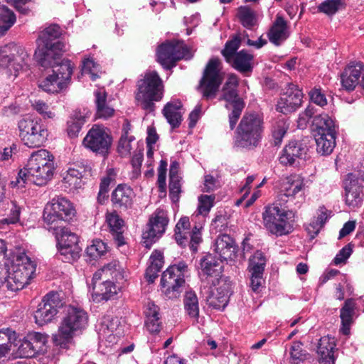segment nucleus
I'll return each mask as SVG.
<instances>
[{"instance_id": "nucleus-1", "label": "nucleus", "mask_w": 364, "mask_h": 364, "mask_svg": "<svg viewBox=\"0 0 364 364\" xmlns=\"http://www.w3.org/2000/svg\"><path fill=\"white\" fill-rule=\"evenodd\" d=\"M53 156L46 149H40L31 154L24 170H21L14 186H24L26 181L38 186L46 184L51 179L54 171Z\"/></svg>"}, {"instance_id": "nucleus-2", "label": "nucleus", "mask_w": 364, "mask_h": 364, "mask_svg": "<svg viewBox=\"0 0 364 364\" xmlns=\"http://www.w3.org/2000/svg\"><path fill=\"white\" fill-rule=\"evenodd\" d=\"M264 130V119L260 114L245 113L236 129L234 146L248 151L256 149L262 141Z\"/></svg>"}, {"instance_id": "nucleus-3", "label": "nucleus", "mask_w": 364, "mask_h": 364, "mask_svg": "<svg viewBox=\"0 0 364 364\" xmlns=\"http://www.w3.org/2000/svg\"><path fill=\"white\" fill-rule=\"evenodd\" d=\"M88 316L81 308L68 306L65 309L58 332L53 336V341L56 346L65 348L73 338L80 334L86 328Z\"/></svg>"}, {"instance_id": "nucleus-4", "label": "nucleus", "mask_w": 364, "mask_h": 364, "mask_svg": "<svg viewBox=\"0 0 364 364\" xmlns=\"http://www.w3.org/2000/svg\"><path fill=\"white\" fill-rule=\"evenodd\" d=\"M61 33V29L57 24L50 25L41 32L34 56L42 67L51 65L52 61L64 51L65 44L58 40Z\"/></svg>"}, {"instance_id": "nucleus-5", "label": "nucleus", "mask_w": 364, "mask_h": 364, "mask_svg": "<svg viewBox=\"0 0 364 364\" xmlns=\"http://www.w3.org/2000/svg\"><path fill=\"white\" fill-rule=\"evenodd\" d=\"M294 218L292 211L286 210L277 204L267 206L262 213L264 227L276 236L291 233L294 230Z\"/></svg>"}, {"instance_id": "nucleus-6", "label": "nucleus", "mask_w": 364, "mask_h": 364, "mask_svg": "<svg viewBox=\"0 0 364 364\" xmlns=\"http://www.w3.org/2000/svg\"><path fill=\"white\" fill-rule=\"evenodd\" d=\"M61 53L46 68H53V75L46 77L39 87L46 92L58 93L65 90L71 82L73 66L71 61L64 59L60 61Z\"/></svg>"}, {"instance_id": "nucleus-7", "label": "nucleus", "mask_w": 364, "mask_h": 364, "mask_svg": "<svg viewBox=\"0 0 364 364\" xmlns=\"http://www.w3.org/2000/svg\"><path fill=\"white\" fill-rule=\"evenodd\" d=\"M136 100L144 109L153 111L154 101H159L163 95L162 80L156 71L148 72L138 81Z\"/></svg>"}, {"instance_id": "nucleus-8", "label": "nucleus", "mask_w": 364, "mask_h": 364, "mask_svg": "<svg viewBox=\"0 0 364 364\" xmlns=\"http://www.w3.org/2000/svg\"><path fill=\"white\" fill-rule=\"evenodd\" d=\"M76 210L73 203L64 197H58L48 203L43 210V218L46 228L50 226L63 225L75 216Z\"/></svg>"}, {"instance_id": "nucleus-9", "label": "nucleus", "mask_w": 364, "mask_h": 364, "mask_svg": "<svg viewBox=\"0 0 364 364\" xmlns=\"http://www.w3.org/2000/svg\"><path fill=\"white\" fill-rule=\"evenodd\" d=\"M237 85V76L235 75H230L228 81L223 87L222 95L219 99L220 100H225L226 102L225 107L231 110L228 115L230 130L235 128L245 106V101L238 95Z\"/></svg>"}, {"instance_id": "nucleus-10", "label": "nucleus", "mask_w": 364, "mask_h": 364, "mask_svg": "<svg viewBox=\"0 0 364 364\" xmlns=\"http://www.w3.org/2000/svg\"><path fill=\"white\" fill-rule=\"evenodd\" d=\"M19 137L29 148L40 147L47 140L48 131L41 119L24 117L18 122Z\"/></svg>"}, {"instance_id": "nucleus-11", "label": "nucleus", "mask_w": 364, "mask_h": 364, "mask_svg": "<svg viewBox=\"0 0 364 364\" xmlns=\"http://www.w3.org/2000/svg\"><path fill=\"white\" fill-rule=\"evenodd\" d=\"M29 56L23 48L14 44L0 48V68L7 70L10 75L17 77L20 70L27 69Z\"/></svg>"}, {"instance_id": "nucleus-12", "label": "nucleus", "mask_w": 364, "mask_h": 364, "mask_svg": "<svg viewBox=\"0 0 364 364\" xmlns=\"http://www.w3.org/2000/svg\"><path fill=\"white\" fill-rule=\"evenodd\" d=\"M188 271V266L184 262L177 264L171 265L163 272L161 279V285L163 291L168 299L179 296L181 287L185 284V273Z\"/></svg>"}, {"instance_id": "nucleus-13", "label": "nucleus", "mask_w": 364, "mask_h": 364, "mask_svg": "<svg viewBox=\"0 0 364 364\" xmlns=\"http://www.w3.org/2000/svg\"><path fill=\"white\" fill-rule=\"evenodd\" d=\"M221 62L218 58H211L207 63L198 89L201 91L205 99L213 98L223 80L220 73Z\"/></svg>"}, {"instance_id": "nucleus-14", "label": "nucleus", "mask_w": 364, "mask_h": 364, "mask_svg": "<svg viewBox=\"0 0 364 364\" xmlns=\"http://www.w3.org/2000/svg\"><path fill=\"white\" fill-rule=\"evenodd\" d=\"M188 55V49L183 42H166L157 48V61L166 70L176 66V62Z\"/></svg>"}, {"instance_id": "nucleus-15", "label": "nucleus", "mask_w": 364, "mask_h": 364, "mask_svg": "<svg viewBox=\"0 0 364 364\" xmlns=\"http://www.w3.org/2000/svg\"><path fill=\"white\" fill-rule=\"evenodd\" d=\"M82 143L93 152L105 156L109 153L112 138L104 127L94 125L87 132Z\"/></svg>"}, {"instance_id": "nucleus-16", "label": "nucleus", "mask_w": 364, "mask_h": 364, "mask_svg": "<svg viewBox=\"0 0 364 364\" xmlns=\"http://www.w3.org/2000/svg\"><path fill=\"white\" fill-rule=\"evenodd\" d=\"M63 306V303L58 293L50 292L44 296L34 312L36 323L39 326L50 322L57 314L58 309Z\"/></svg>"}, {"instance_id": "nucleus-17", "label": "nucleus", "mask_w": 364, "mask_h": 364, "mask_svg": "<svg viewBox=\"0 0 364 364\" xmlns=\"http://www.w3.org/2000/svg\"><path fill=\"white\" fill-rule=\"evenodd\" d=\"M303 93L296 85L289 83L277 105V110L284 114L295 112L301 107Z\"/></svg>"}, {"instance_id": "nucleus-18", "label": "nucleus", "mask_w": 364, "mask_h": 364, "mask_svg": "<svg viewBox=\"0 0 364 364\" xmlns=\"http://www.w3.org/2000/svg\"><path fill=\"white\" fill-rule=\"evenodd\" d=\"M168 223V218L162 211H159L154 217L149 219L148 229L143 232L144 245L149 249L156 237H159L166 230V227Z\"/></svg>"}, {"instance_id": "nucleus-19", "label": "nucleus", "mask_w": 364, "mask_h": 364, "mask_svg": "<svg viewBox=\"0 0 364 364\" xmlns=\"http://www.w3.org/2000/svg\"><path fill=\"white\" fill-rule=\"evenodd\" d=\"M307 147L300 141H291L283 149L279 161L284 166H296L300 159H305Z\"/></svg>"}, {"instance_id": "nucleus-20", "label": "nucleus", "mask_w": 364, "mask_h": 364, "mask_svg": "<svg viewBox=\"0 0 364 364\" xmlns=\"http://www.w3.org/2000/svg\"><path fill=\"white\" fill-rule=\"evenodd\" d=\"M46 337L41 333L28 334L21 342L18 348L20 357L33 358L44 351Z\"/></svg>"}, {"instance_id": "nucleus-21", "label": "nucleus", "mask_w": 364, "mask_h": 364, "mask_svg": "<svg viewBox=\"0 0 364 364\" xmlns=\"http://www.w3.org/2000/svg\"><path fill=\"white\" fill-rule=\"evenodd\" d=\"M346 204L350 208L359 207L362 204V186L358 178L353 173H348L343 182Z\"/></svg>"}, {"instance_id": "nucleus-22", "label": "nucleus", "mask_w": 364, "mask_h": 364, "mask_svg": "<svg viewBox=\"0 0 364 364\" xmlns=\"http://www.w3.org/2000/svg\"><path fill=\"white\" fill-rule=\"evenodd\" d=\"M135 193L133 189L126 184H119L112 191L111 201L114 208L126 211L133 206Z\"/></svg>"}, {"instance_id": "nucleus-23", "label": "nucleus", "mask_w": 364, "mask_h": 364, "mask_svg": "<svg viewBox=\"0 0 364 364\" xmlns=\"http://www.w3.org/2000/svg\"><path fill=\"white\" fill-rule=\"evenodd\" d=\"M214 251L218 253L220 260H235L237 258L238 250L235 240L228 235H219L215 242Z\"/></svg>"}, {"instance_id": "nucleus-24", "label": "nucleus", "mask_w": 364, "mask_h": 364, "mask_svg": "<svg viewBox=\"0 0 364 364\" xmlns=\"http://www.w3.org/2000/svg\"><path fill=\"white\" fill-rule=\"evenodd\" d=\"M363 70L362 63H350L347 65L341 74V82L342 87L348 92L355 90L359 85V78Z\"/></svg>"}, {"instance_id": "nucleus-25", "label": "nucleus", "mask_w": 364, "mask_h": 364, "mask_svg": "<svg viewBox=\"0 0 364 364\" xmlns=\"http://www.w3.org/2000/svg\"><path fill=\"white\" fill-rule=\"evenodd\" d=\"M253 61L254 55L242 49L226 62L239 73L249 75L253 70Z\"/></svg>"}, {"instance_id": "nucleus-26", "label": "nucleus", "mask_w": 364, "mask_h": 364, "mask_svg": "<svg viewBox=\"0 0 364 364\" xmlns=\"http://www.w3.org/2000/svg\"><path fill=\"white\" fill-rule=\"evenodd\" d=\"M200 277L218 278L223 272V265L221 260L219 261L215 256L212 254H208L203 257L200 261Z\"/></svg>"}, {"instance_id": "nucleus-27", "label": "nucleus", "mask_w": 364, "mask_h": 364, "mask_svg": "<svg viewBox=\"0 0 364 364\" xmlns=\"http://www.w3.org/2000/svg\"><path fill=\"white\" fill-rule=\"evenodd\" d=\"M336 343L334 338L324 336L320 338L317 346L319 362L322 364H334V349Z\"/></svg>"}, {"instance_id": "nucleus-28", "label": "nucleus", "mask_w": 364, "mask_h": 364, "mask_svg": "<svg viewBox=\"0 0 364 364\" xmlns=\"http://www.w3.org/2000/svg\"><path fill=\"white\" fill-rule=\"evenodd\" d=\"M267 36L269 41L276 46H279L287 38V22L282 16H277L274 22L267 33Z\"/></svg>"}, {"instance_id": "nucleus-29", "label": "nucleus", "mask_w": 364, "mask_h": 364, "mask_svg": "<svg viewBox=\"0 0 364 364\" xmlns=\"http://www.w3.org/2000/svg\"><path fill=\"white\" fill-rule=\"evenodd\" d=\"M107 222L109 226L110 232L117 247H119L124 245L126 243L125 238L123 235L124 220L118 214L112 213L107 215Z\"/></svg>"}, {"instance_id": "nucleus-30", "label": "nucleus", "mask_w": 364, "mask_h": 364, "mask_svg": "<svg viewBox=\"0 0 364 364\" xmlns=\"http://www.w3.org/2000/svg\"><path fill=\"white\" fill-rule=\"evenodd\" d=\"M10 267L23 274H26V276H29V278L32 279L36 272V265L24 252H21L14 256Z\"/></svg>"}, {"instance_id": "nucleus-31", "label": "nucleus", "mask_w": 364, "mask_h": 364, "mask_svg": "<svg viewBox=\"0 0 364 364\" xmlns=\"http://www.w3.org/2000/svg\"><path fill=\"white\" fill-rule=\"evenodd\" d=\"M47 229L55 235L58 245L64 247L68 245H69V246L78 245L77 235L72 232L64 225L50 226V228H47Z\"/></svg>"}, {"instance_id": "nucleus-32", "label": "nucleus", "mask_w": 364, "mask_h": 364, "mask_svg": "<svg viewBox=\"0 0 364 364\" xmlns=\"http://www.w3.org/2000/svg\"><path fill=\"white\" fill-rule=\"evenodd\" d=\"M312 126L314 127L315 134H336L334 122L327 114L323 113L314 117Z\"/></svg>"}, {"instance_id": "nucleus-33", "label": "nucleus", "mask_w": 364, "mask_h": 364, "mask_svg": "<svg viewBox=\"0 0 364 364\" xmlns=\"http://www.w3.org/2000/svg\"><path fill=\"white\" fill-rule=\"evenodd\" d=\"M9 273L7 274V283L6 288L11 291H16L23 289L26 285L29 284L30 280L29 276H26V274H23L13 269L12 268H8Z\"/></svg>"}, {"instance_id": "nucleus-34", "label": "nucleus", "mask_w": 364, "mask_h": 364, "mask_svg": "<svg viewBox=\"0 0 364 364\" xmlns=\"http://www.w3.org/2000/svg\"><path fill=\"white\" fill-rule=\"evenodd\" d=\"M355 309V304L353 299H346L341 309L340 318L342 324L341 331L345 335H348L350 332V326L353 322Z\"/></svg>"}, {"instance_id": "nucleus-35", "label": "nucleus", "mask_w": 364, "mask_h": 364, "mask_svg": "<svg viewBox=\"0 0 364 364\" xmlns=\"http://www.w3.org/2000/svg\"><path fill=\"white\" fill-rule=\"evenodd\" d=\"M316 151L321 156L330 155L336 146V134H314Z\"/></svg>"}, {"instance_id": "nucleus-36", "label": "nucleus", "mask_w": 364, "mask_h": 364, "mask_svg": "<svg viewBox=\"0 0 364 364\" xmlns=\"http://www.w3.org/2000/svg\"><path fill=\"white\" fill-rule=\"evenodd\" d=\"M181 102H168L163 109V114L173 129L181 124L182 115L180 112Z\"/></svg>"}, {"instance_id": "nucleus-37", "label": "nucleus", "mask_w": 364, "mask_h": 364, "mask_svg": "<svg viewBox=\"0 0 364 364\" xmlns=\"http://www.w3.org/2000/svg\"><path fill=\"white\" fill-rule=\"evenodd\" d=\"M163 255L160 251L154 250L150 257V265L147 267L145 277L149 283H153L161 271L164 261Z\"/></svg>"}, {"instance_id": "nucleus-38", "label": "nucleus", "mask_w": 364, "mask_h": 364, "mask_svg": "<svg viewBox=\"0 0 364 364\" xmlns=\"http://www.w3.org/2000/svg\"><path fill=\"white\" fill-rule=\"evenodd\" d=\"M184 310L186 314L194 321L199 318V304L196 294L193 291H186L183 298Z\"/></svg>"}, {"instance_id": "nucleus-39", "label": "nucleus", "mask_w": 364, "mask_h": 364, "mask_svg": "<svg viewBox=\"0 0 364 364\" xmlns=\"http://www.w3.org/2000/svg\"><path fill=\"white\" fill-rule=\"evenodd\" d=\"M97 107L96 115L99 118L107 119L114 114L113 108L107 105V95L105 91L97 90L95 92Z\"/></svg>"}, {"instance_id": "nucleus-40", "label": "nucleus", "mask_w": 364, "mask_h": 364, "mask_svg": "<svg viewBox=\"0 0 364 364\" xmlns=\"http://www.w3.org/2000/svg\"><path fill=\"white\" fill-rule=\"evenodd\" d=\"M92 289L98 300L107 301L117 294L116 286L108 279L98 285L95 284Z\"/></svg>"}, {"instance_id": "nucleus-41", "label": "nucleus", "mask_w": 364, "mask_h": 364, "mask_svg": "<svg viewBox=\"0 0 364 364\" xmlns=\"http://www.w3.org/2000/svg\"><path fill=\"white\" fill-rule=\"evenodd\" d=\"M229 293L228 291L225 292L222 287L217 289V293H213L209 296L208 302L209 306L215 309L223 310L228 305L229 301Z\"/></svg>"}, {"instance_id": "nucleus-42", "label": "nucleus", "mask_w": 364, "mask_h": 364, "mask_svg": "<svg viewBox=\"0 0 364 364\" xmlns=\"http://www.w3.org/2000/svg\"><path fill=\"white\" fill-rule=\"evenodd\" d=\"M237 17L242 25L249 29L255 26L257 23L255 11L246 6H242L238 8Z\"/></svg>"}, {"instance_id": "nucleus-43", "label": "nucleus", "mask_w": 364, "mask_h": 364, "mask_svg": "<svg viewBox=\"0 0 364 364\" xmlns=\"http://www.w3.org/2000/svg\"><path fill=\"white\" fill-rule=\"evenodd\" d=\"M303 343L300 341H294L290 348V364H302L308 358L309 354L302 348Z\"/></svg>"}, {"instance_id": "nucleus-44", "label": "nucleus", "mask_w": 364, "mask_h": 364, "mask_svg": "<svg viewBox=\"0 0 364 364\" xmlns=\"http://www.w3.org/2000/svg\"><path fill=\"white\" fill-rule=\"evenodd\" d=\"M119 326V321L117 317L112 315H105L102 318L98 328V333L101 336H106L112 333Z\"/></svg>"}, {"instance_id": "nucleus-45", "label": "nucleus", "mask_w": 364, "mask_h": 364, "mask_svg": "<svg viewBox=\"0 0 364 364\" xmlns=\"http://www.w3.org/2000/svg\"><path fill=\"white\" fill-rule=\"evenodd\" d=\"M85 122V117L80 112H75L73 116L68 122V134L70 138L78 136L82 127Z\"/></svg>"}, {"instance_id": "nucleus-46", "label": "nucleus", "mask_w": 364, "mask_h": 364, "mask_svg": "<svg viewBox=\"0 0 364 364\" xmlns=\"http://www.w3.org/2000/svg\"><path fill=\"white\" fill-rule=\"evenodd\" d=\"M266 265V258L264 254L257 250L249 260V271L253 274H262Z\"/></svg>"}, {"instance_id": "nucleus-47", "label": "nucleus", "mask_w": 364, "mask_h": 364, "mask_svg": "<svg viewBox=\"0 0 364 364\" xmlns=\"http://www.w3.org/2000/svg\"><path fill=\"white\" fill-rule=\"evenodd\" d=\"M15 22L16 16L14 13L6 6H4L0 13V36L4 35Z\"/></svg>"}, {"instance_id": "nucleus-48", "label": "nucleus", "mask_w": 364, "mask_h": 364, "mask_svg": "<svg viewBox=\"0 0 364 364\" xmlns=\"http://www.w3.org/2000/svg\"><path fill=\"white\" fill-rule=\"evenodd\" d=\"M241 45V38L240 36L236 35L230 40L228 41L224 48L221 50V54L225 58V61H229L230 59L237 53V50Z\"/></svg>"}, {"instance_id": "nucleus-49", "label": "nucleus", "mask_w": 364, "mask_h": 364, "mask_svg": "<svg viewBox=\"0 0 364 364\" xmlns=\"http://www.w3.org/2000/svg\"><path fill=\"white\" fill-rule=\"evenodd\" d=\"M108 252V247L102 240H95L92 245L88 246L86 253L90 259H97L104 256Z\"/></svg>"}, {"instance_id": "nucleus-50", "label": "nucleus", "mask_w": 364, "mask_h": 364, "mask_svg": "<svg viewBox=\"0 0 364 364\" xmlns=\"http://www.w3.org/2000/svg\"><path fill=\"white\" fill-rule=\"evenodd\" d=\"M81 250L79 245L69 246L68 245L65 247L58 245V251L63 257L61 259L66 262H72L79 258Z\"/></svg>"}, {"instance_id": "nucleus-51", "label": "nucleus", "mask_w": 364, "mask_h": 364, "mask_svg": "<svg viewBox=\"0 0 364 364\" xmlns=\"http://www.w3.org/2000/svg\"><path fill=\"white\" fill-rule=\"evenodd\" d=\"M320 213L317 216L316 218H314L309 225L306 228L307 231L311 235V238L315 237L316 235L319 232L320 229L325 224L328 216L326 214V211L324 210L323 208H321L319 209Z\"/></svg>"}, {"instance_id": "nucleus-52", "label": "nucleus", "mask_w": 364, "mask_h": 364, "mask_svg": "<svg viewBox=\"0 0 364 364\" xmlns=\"http://www.w3.org/2000/svg\"><path fill=\"white\" fill-rule=\"evenodd\" d=\"M304 188V181L300 177L288 179L284 189V196L286 197H294Z\"/></svg>"}, {"instance_id": "nucleus-53", "label": "nucleus", "mask_w": 364, "mask_h": 364, "mask_svg": "<svg viewBox=\"0 0 364 364\" xmlns=\"http://www.w3.org/2000/svg\"><path fill=\"white\" fill-rule=\"evenodd\" d=\"M343 5L341 0H325L318 6V11L328 16H333Z\"/></svg>"}, {"instance_id": "nucleus-54", "label": "nucleus", "mask_w": 364, "mask_h": 364, "mask_svg": "<svg viewBox=\"0 0 364 364\" xmlns=\"http://www.w3.org/2000/svg\"><path fill=\"white\" fill-rule=\"evenodd\" d=\"M288 127L283 121H279L273 127L272 129V138L273 144L274 146H279L282 144V139L287 133Z\"/></svg>"}, {"instance_id": "nucleus-55", "label": "nucleus", "mask_w": 364, "mask_h": 364, "mask_svg": "<svg viewBox=\"0 0 364 364\" xmlns=\"http://www.w3.org/2000/svg\"><path fill=\"white\" fill-rule=\"evenodd\" d=\"M181 177H169V197L174 203L179 200L181 191Z\"/></svg>"}, {"instance_id": "nucleus-56", "label": "nucleus", "mask_w": 364, "mask_h": 364, "mask_svg": "<svg viewBox=\"0 0 364 364\" xmlns=\"http://www.w3.org/2000/svg\"><path fill=\"white\" fill-rule=\"evenodd\" d=\"M214 196L202 195L199 197L198 210L201 215H206L209 213L213 205Z\"/></svg>"}, {"instance_id": "nucleus-57", "label": "nucleus", "mask_w": 364, "mask_h": 364, "mask_svg": "<svg viewBox=\"0 0 364 364\" xmlns=\"http://www.w3.org/2000/svg\"><path fill=\"white\" fill-rule=\"evenodd\" d=\"M134 139V137L133 136L122 135L118 144V152L122 156L129 154L131 150V142Z\"/></svg>"}, {"instance_id": "nucleus-58", "label": "nucleus", "mask_w": 364, "mask_h": 364, "mask_svg": "<svg viewBox=\"0 0 364 364\" xmlns=\"http://www.w3.org/2000/svg\"><path fill=\"white\" fill-rule=\"evenodd\" d=\"M311 101L314 104L323 107L327 105V100L321 89L314 88L309 92Z\"/></svg>"}, {"instance_id": "nucleus-59", "label": "nucleus", "mask_w": 364, "mask_h": 364, "mask_svg": "<svg viewBox=\"0 0 364 364\" xmlns=\"http://www.w3.org/2000/svg\"><path fill=\"white\" fill-rule=\"evenodd\" d=\"M353 249L351 244H348L345 247H343L339 252L336 255L335 258L333 259V262L335 264H339L343 262H345L346 260L350 256L352 253Z\"/></svg>"}, {"instance_id": "nucleus-60", "label": "nucleus", "mask_w": 364, "mask_h": 364, "mask_svg": "<svg viewBox=\"0 0 364 364\" xmlns=\"http://www.w3.org/2000/svg\"><path fill=\"white\" fill-rule=\"evenodd\" d=\"M190 234L191 240L188 242L190 248L193 252H196L198 250V245L202 241L201 239V233L200 232V229L197 227H195Z\"/></svg>"}, {"instance_id": "nucleus-61", "label": "nucleus", "mask_w": 364, "mask_h": 364, "mask_svg": "<svg viewBox=\"0 0 364 364\" xmlns=\"http://www.w3.org/2000/svg\"><path fill=\"white\" fill-rule=\"evenodd\" d=\"M118 267L119 262L116 260H114L104 265L101 269L105 277L111 276L112 278H114L117 277V274H119V270L117 269Z\"/></svg>"}, {"instance_id": "nucleus-62", "label": "nucleus", "mask_w": 364, "mask_h": 364, "mask_svg": "<svg viewBox=\"0 0 364 364\" xmlns=\"http://www.w3.org/2000/svg\"><path fill=\"white\" fill-rule=\"evenodd\" d=\"M34 109H36L39 114H42L45 118H51L53 113L48 110V105L41 100L35 101L33 104Z\"/></svg>"}, {"instance_id": "nucleus-63", "label": "nucleus", "mask_w": 364, "mask_h": 364, "mask_svg": "<svg viewBox=\"0 0 364 364\" xmlns=\"http://www.w3.org/2000/svg\"><path fill=\"white\" fill-rule=\"evenodd\" d=\"M145 326L151 333L159 332L161 326L160 318H146L145 321Z\"/></svg>"}, {"instance_id": "nucleus-64", "label": "nucleus", "mask_w": 364, "mask_h": 364, "mask_svg": "<svg viewBox=\"0 0 364 364\" xmlns=\"http://www.w3.org/2000/svg\"><path fill=\"white\" fill-rule=\"evenodd\" d=\"M216 183L217 181L213 176H205L203 191L208 193L213 191L216 188Z\"/></svg>"}]
</instances>
